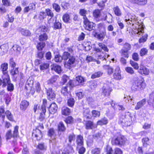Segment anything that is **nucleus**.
Here are the masks:
<instances>
[{"instance_id": "nucleus-1", "label": "nucleus", "mask_w": 154, "mask_h": 154, "mask_svg": "<svg viewBox=\"0 0 154 154\" xmlns=\"http://www.w3.org/2000/svg\"><path fill=\"white\" fill-rule=\"evenodd\" d=\"M125 21L128 24L132 25L133 29L136 30L135 34L141 35V34L143 33L145 26L143 22L140 23L138 17L134 14H130L128 18L125 19Z\"/></svg>"}, {"instance_id": "nucleus-2", "label": "nucleus", "mask_w": 154, "mask_h": 154, "mask_svg": "<svg viewBox=\"0 0 154 154\" xmlns=\"http://www.w3.org/2000/svg\"><path fill=\"white\" fill-rule=\"evenodd\" d=\"M129 112L122 114L119 117V123L122 126H130L131 123V116Z\"/></svg>"}, {"instance_id": "nucleus-3", "label": "nucleus", "mask_w": 154, "mask_h": 154, "mask_svg": "<svg viewBox=\"0 0 154 154\" xmlns=\"http://www.w3.org/2000/svg\"><path fill=\"white\" fill-rule=\"evenodd\" d=\"M135 82L133 83L132 88L134 91L142 90L145 88L146 87L145 83L144 82L143 79L139 80L138 77L136 76L133 78Z\"/></svg>"}, {"instance_id": "nucleus-4", "label": "nucleus", "mask_w": 154, "mask_h": 154, "mask_svg": "<svg viewBox=\"0 0 154 154\" xmlns=\"http://www.w3.org/2000/svg\"><path fill=\"white\" fill-rule=\"evenodd\" d=\"M85 80L81 75L77 76L75 79L70 80L69 81V84L72 87H74L79 85H83L84 84Z\"/></svg>"}, {"instance_id": "nucleus-5", "label": "nucleus", "mask_w": 154, "mask_h": 154, "mask_svg": "<svg viewBox=\"0 0 154 154\" xmlns=\"http://www.w3.org/2000/svg\"><path fill=\"white\" fill-rule=\"evenodd\" d=\"M6 86L8 91L11 92L14 90V85L11 83L10 76L4 79L2 87L5 88Z\"/></svg>"}, {"instance_id": "nucleus-6", "label": "nucleus", "mask_w": 154, "mask_h": 154, "mask_svg": "<svg viewBox=\"0 0 154 154\" xmlns=\"http://www.w3.org/2000/svg\"><path fill=\"white\" fill-rule=\"evenodd\" d=\"M84 23L85 29L89 31L94 30L95 28V24L90 21L87 17H84Z\"/></svg>"}, {"instance_id": "nucleus-7", "label": "nucleus", "mask_w": 154, "mask_h": 154, "mask_svg": "<svg viewBox=\"0 0 154 154\" xmlns=\"http://www.w3.org/2000/svg\"><path fill=\"white\" fill-rule=\"evenodd\" d=\"M112 143L113 145L118 146H122L124 144L125 140L124 137L119 135L117 137H115L112 140Z\"/></svg>"}, {"instance_id": "nucleus-8", "label": "nucleus", "mask_w": 154, "mask_h": 154, "mask_svg": "<svg viewBox=\"0 0 154 154\" xmlns=\"http://www.w3.org/2000/svg\"><path fill=\"white\" fill-rule=\"evenodd\" d=\"M73 87L70 86L69 82L66 86L62 87L61 90V93L65 97H67L68 98L70 96V93L68 90V88H69L70 90Z\"/></svg>"}, {"instance_id": "nucleus-9", "label": "nucleus", "mask_w": 154, "mask_h": 154, "mask_svg": "<svg viewBox=\"0 0 154 154\" xmlns=\"http://www.w3.org/2000/svg\"><path fill=\"white\" fill-rule=\"evenodd\" d=\"M8 66V64L7 63H4L2 64L1 65V68L3 74L2 75L4 79L9 77L7 71Z\"/></svg>"}, {"instance_id": "nucleus-10", "label": "nucleus", "mask_w": 154, "mask_h": 154, "mask_svg": "<svg viewBox=\"0 0 154 154\" xmlns=\"http://www.w3.org/2000/svg\"><path fill=\"white\" fill-rule=\"evenodd\" d=\"M112 90V89L109 85L104 84L102 88V94L105 96H108Z\"/></svg>"}, {"instance_id": "nucleus-11", "label": "nucleus", "mask_w": 154, "mask_h": 154, "mask_svg": "<svg viewBox=\"0 0 154 154\" xmlns=\"http://www.w3.org/2000/svg\"><path fill=\"white\" fill-rule=\"evenodd\" d=\"M85 128L87 130L93 129L97 127V125L90 120L85 121Z\"/></svg>"}, {"instance_id": "nucleus-12", "label": "nucleus", "mask_w": 154, "mask_h": 154, "mask_svg": "<svg viewBox=\"0 0 154 154\" xmlns=\"http://www.w3.org/2000/svg\"><path fill=\"white\" fill-rule=\"evenodd\" d=\"M32 135L35 136L37 140H40L42 137V134L41 130L35 129L33 130Z\"/></svg>"}, {"instance_id": "nucleus-13", "label": "nucleus", "mask_w": 154, "mask_h": 154, "mask_svg": "<svg viewBox=\"0 0 154 154\" xmlns=\"http://www.w3.org/2000/svg\"><path fill=\"white\" fill-rule=\"evenodd\" d=\"M47 97L48 100H53L55 96V94L54 91L52 90V88H49L47 89Z\"/></svg>"}, {"instance_id": "nucleus-14", "label": "nucleus", "mask_w": 154, "mask_h": 154, "mask_svg": "<svg viewBox=\"0 0 154 154\" xmlns=\"http://www.w3.org/2000/svg\"><path fill=\"white\" fill-rule=\"evenodd\" d=\"M45 13L47 15L51 17L48 21V23L49 24L53 22L54 21V19H52V17L54 16V14L52 11L49 8H47L45 9Z\"/></svg>"}, {"instance_id": "nucleus-15", "label": "nucleus", "mask_w": 154, "mask_h": 154, "mask_svg": "<svg viewBox=\"0 0 154 154\" xmlns=\"http://www.w3.org/2000/svg\"><path fill=\"white\" fill-rule=\"evenodd\" d=\"M58 77L53 76L48 81V84L49 86L54 87L57 85L56 81L57 80Z\"/></svg>"}, {"instance_id": "nucleus-16", "label": "nucleus", "mask_w": 154, "mask_h": 154, "mask_svg": "<svg viewBox=\"0 0 154 154\" xmlns=\"http://www.w3.org/2000/svg\"><path fill=\"white\" fill-rule=\"evenodd\" d=\"M18 69V68H14L11 70V74L14 80H16L19 75V71Z\"/></svg>"}, {"instance_id": "nucleus-17", "label": "nucleus", "mask_w": 154, "mask_h": 154, "mask_svg": "<svg viewBox=\"0 0 154 154\" xmlns=\"http://www.w3.org/2000/svg\"><path fill=\"white\" fill-rule=\"evenodd\" d=\"M58 107L57 105L55 103H53L50 105L49 111L51 114H54L57 112Z\"/></svg>"}, {"instance_id": "nucleus-18", "label": "nucleus", "mask_w": 154, "mask_h": 154, "mask_svg": "<svg viewBox=\"0 0 154 154\" xmlns=\"http://www.w3.org/2000/svg\"><path fill=\"white\" fill-rule=\"evenodd\" d=\"M131 2L139 5H144L147 2V0H131Z\"/></svg>"}, {"instance_id": "nucleus-19", "label": "nucleus", "mask_w": 154, "mask_h": 154, "mask_svg": "<svg viewBox=\"0 0 154 154\" xmlns=\"http://www.w3.org/2000/svg\"><path fill=\"white\" fill-rule=\"evenodd\" d=\"M146 100L145 99H143L141 101L137 103V104L135 107L136 110H138L141 108L146 103Z\"/></svg>"}, {"instance_id": "nucleus-20", "label": "nucleus", "mask_w": 154, "mask_h": 154, "mask_svg": "<svg viewBox=\"0 0 154 154\" xmlns=\"http://www.w3.org/2000/svg\"><path fill=\"white\" fill-rule=\"evenodd\" d=\"M29 102L25 100L22 101L20 105V109L22 110H25L29 105Z\"/></svg>"}, {"instance_id": "nucleus-21", "label": "nucleus", "mask_w": 154, "mask_h": 154, "mask_svg": "<svg viewBox=\"0 0 154 154\" xmlns=\"http://www.w3.org/2000/svg\"><path fill=\"white\" fill-rule=\"evenodd\" d=\"M138 72L141 74L147 75L149 73V70L143 66H140V69L138 70Z\"/></svg>"}, {"instance_id": "nucleus-22", "label": "nucleus", "mask_w": 154, "mask_h": 154, "mask_svg": "<svg viewBox=\"0 0 154 154\" xmlns=\"http://www.w3.org/2000/svg\"><path fill=\"white\" fill-rule=\"evenodd\" d=\"M83 115L87 119L91 118V113L88 108H84L83 112Z\"/></svg>"}, {"instance_id": "nucleus-23", "label": "nucleus", "mask_w": 154, "mask_h": 154, "mask_svg": "<svg viewBox=\"0 0 154 154\" xmlns=\"http://www.w3.org/2000/svg\"><path fill=\"white\" fill-rule=\"evenodd\" d=\"M83 137L81 135L78 136L76 140V142L77 145V148H79V146H83Z\"/></svg>"}, {"instance_id": "nucleus-24", "label": "nucleus", "mask_w": 154, "mask_h": 154, "mask_svg": "<svg viewBox=\"0 0 154 154\" xmlns=\"http://www.w3.org/2000/svg\"><path fill=\"white\" fill-rule=\"evenodd\" d=\"M53 28L54 29H60L62 28V24L58 21H57V18L55 17V21L54 23Z\"/></svg>"}, {"instance_id": "nucleus-25", "label": "nucleus", "mask_w": 154, "mask_h": 154, "mask_svg": "<svg viewBox=\"0 0 154 154\" xmlns=\"http://www.w3.org/2000/svg\"><path fill=\"white\" fill-rule=\"evenodd\" d=\"M19 30L22 35L28 36L31 35V33L30 31L28 30L25 29L23 28H20Z\"/></svg>"}, {"instance_id": "nucleus-26", "label": "nucleus", "mask_w": 154, "mask_h": 154, "mask_svg": "<svg viewBox=\"0 0 154 154\" xmlns=\"http://www.w3.org/2000/svg\"><path fill=\"white\" fill-rule=\"evenodd\" d=\"M75 57L73 56H71L67 61V65L68 66H70L71 65L74 64L75 62Z\"/></svg>"}, {"instance_id": "nucleus-27", "label": "nucleus", "mask_w": 154, "mask_h": 154, "mask_svg": "<svg viewBox=\"0 0 154 154\" xmlns=\"http://www.w3.org/2000/svg\"><path fill=\"white\" fill-rule=\"evenodd\" d=\"M66 128L62 122H60L58 125V130L59 131L64 132L65 131Z\"/></svg>"}, {"instance_id": "nucleus-28", "label": "nucleus", "mask_w": 154, "mask_h": 154, "mask_svg": "<svg viewBox=\"0 0 154 154\" xmlns=\"http://www.w3.org/2000/svg\"><path fill=\"white\" fill-rule=\"evenodd\" d=\"M148 104L154 107V92H152L150 94L149 99L147 101Z\"/></svg>"}, {"instance_id": "nucleus-29", "label": "nucleus", "mask_w": 154, "mask_h": 154, "mask_svg": "<svg viewBox=\"0 0 154 154\" xmlns=\"http://www.w3.org/2000/svg\"><path fill=\"white\" fill-rule=\"evenodd\" d=\"M106 32L105 30L104 31L101 32L100 33H97L96 34V37L98 39L102 40L105 38Z\"/></svg>"}, {"instance_id": "nucleus-30", "label": "nucleus", "mask_w": 154, "mask_h": 154, "mask_svg": "<svg viewBox=\"0 0 154 154\" xmlns=\"http://www.w3.org/2000/svg\"><path fill=\"white\" fill-rule=\"evenodd\" d=\"M62 114L65 116L69 115L71 111L69 109L66 107H63L61 109Z\"/></svg>"}, {"instance_id": "nucleus-31", "label": "nucleus", "mask_w": 154, "mask_h": 154, "mask_svg": "<svg viewBox=\"0 0 154 154\" xmlns=\"http://www.w3.org/2000/svg\"><path fill=\"white\" fill-rule=\"evenodd\" d=\"M108 123V120L107 118L104 117L97 122V125H106Z\"/></svg>"}, {"instance_id": "nucleus-32", "label": "nucleus", "mask_w": 154, "mask_h": 154, "mask_svg": "<svg viewBox=\"0 0 154 154\" xmlns=\"http://www.w3.org/2000/svg\"><path fill=\"white\" fill-rule=\"evenodd\" d=\"M119 69L118 68H116L115 70V72L113 74L114 78L116 79H120L121 77Z\"/></svg>"}, {"instance_id": "nucleus-33", "label": "nucleus", "mask_w": 154, "mask_h": 154, "mask_svg": "<svg viewBox=\"0 0 154 154\" xmlns=\"http://www.w3.org/2000/svg\"><path fill=\"white\" fill-rule=\"evenodd\" d=\"M103 68L106 70L108 75H111L113 72V69L109 65H105L103 66Z\"/></svg>"}, {"instance_id": "nucleus-34", "label": "nucleus", "mask_w": 154, "mask_h": 154, "mask_svg": "<svg viewBox=\"0 0 154 154\" xmlns=\"http://www.w3.org/2000/svg\"><path fill=\"white\" fill-rule=\"evenodd\" d=\"M7 51L5 45L3 44L1 45L0 46V55L2 56Z\"/></svg>"}, {"instance_id": "nucleus-35", "label": "nucleus", "mask_w": 154, "mask_h": 154, "mask_svg": "<svg viewBox=\"0 0 154 154\" xmlns=\"http://www.w3.org/2000/svg\"><path fill=\"white\" fill-rule=\"evenodd\" d=\"M103 74V73L102 71H99L91 75V78L92 79L98 78L102 75Z\"/></svg>"}, {"instance_id": "nucleus-36", "label": "nucleus", "mask_w": 154, "mask_h": 154, "mask_svg": "<svg viewBox=\"0 0 154 154\" xmlns=\"http://www.w3.org/2000/svg\"><path fill=\"white\" fill-rule=\"evenodd\" d=\"M52 70H54L58 74H59L61 72V67L58 65H54L53 67L51 68Z\"/></svg>"}, {"instance_id": "nucleus-37", "label": "nucleus", "mask_w": 154, "mask_h": 154, "mask_svg": "<svg viewBox=\"0 0 154 154\" xmlns=\"http://www.w3.org/2000/svg\"><path fill=\"white\" fill-rule=\"evenodd\" d=\"M113 10L116 15L118 16H120L122 15L121 10L118 6L114 7L113 8Z\"/></svg>"}, {"instance_id": "nucleus-38", "label": "nucleus", "mask_w": 154, "mask_h": 154, "mask_svg": "<svg viewBox=\"0 0 154 154\" xmlns=\"http://www.w3.org/2000/svg\"><path fill=\"white\" fill-rule=\"evenodd\" d=\"M63 20L64 22L67 23H70V16L69 14H66L63 15Z\"/></svg>"}, {"instance_id": "nucleus-39", "label": "nucleus", "mask_w": 154, "mask_h": 154, "mask_svg": "<svg viewBox=\"0 0 154 154\" xmlns=\"http://www.w3.org/2000/svg\"><path fill=\"white\" fill-rule=\"evenodd\" d=\"M94 17L97 19L99 18L101 16L100 11L99 9H96L93 12Z\"/></svg>"}, {"instance_id": "nucleus-40", "label": "nucleus", "mask_w": 154, "mask_h": 154, "mask_svg": "<svg viewBox=\"0 0 154 154\" xmlns=\"http://www.w3.org/2000/svg\"><path fill=\"white\" fill-rule=\"evenodd\" d=\"M65 122L67 124H72L74 122L73 118L71 116H69L64 120Z\"/></svg>"}, {"instance_id": "nucleus-41", "label": "nucleus", "mask_w": 154, "mask_h": 154, "mask_svg": "<svg viewBox=\"0 0 154 154\" xmlns=\"http://www.w3.org/2000/svg\"><path fill=\"white\" fill-rule=\"evenodd\" d=\"M48 36L45 33L41 34L39 36L38 38L39 40L41 41H46L48 39Z\"/></svg>"}, {"instance_id": "nucleus-42", "label": "nucleus", "mask_w": 154, "mask_h": 154, "mask_svg": "<svg viewBox=\"0 0 154 154\" xmlns=\"http://www.w3.org/2000/svg\"><path fill=\"white\" fill-rule=\"evenodd\" d=\"M71 55L69 53L67 52H64L62 55V58L64 60H66L71 56Z\"/></svg>"}, {"instance_id": "nucleus-43", "label": "nucleus", "mask_w": 154, "mask_h": 154, "mask_svg": "<svg viewBox=\"0 0 154 154\" xmlns=\"http://www.w3.org/2000/svg\"><path fill=\"white\" fill-rule=\"evenodd\" d=\"M53 8L56 11L59 13L60 11V5L56 3H54L52 5Z\"/></svg>"}, {"instance_id": "nucleus-44", "label": "nucleus", "mask_w": 154, "mask_h": 154, "mask_svg": "<svg viewBox=\"0 0 154 154\" xmlns=\"http://www.w3.org/2000/svg\"><path fill=\"white\" fill-rule=\"evenodd\" d=\"M45 45V42H41L38 44L37 48L38 50H41L44 47Z\"/></svg>"}, {"instance_id": "nucleus-45", "label": "nucleus", "mask_w": 154, "mask_h": 154, "mask_svg": "<svg viewBox=\"0 0 154 154\" xmlns=\"http://www.w3.org/2000/svg\"><path fill=\"white\" fill-rule=\"evenodd\" d=\"M75 100L74 99L72 98H70L68 100L67 104L69 106L72 107L74 104Z\"/></svg>"}, {"instance_id": "nucleus-46", "label": "nucleus", "mask_w": 154, "mask_h": 154, "mask_svg": "<svg viewBox=\"0 0 154 154\" xmlns=\"http://www.w3.org/2000/svg\"><path fill=\"white\" fill-rule=\"evenodd\" d=\"M148 52V50L146 48H142L140 52V55L143 57L147 54Z\"/></svg>"}, {"instance_id": "nucleus-47", "label": "nucleus", "mask_w": 154, "mask_h": 154, "mask_svg": "<svg viewBox=\"0 0 154 154\" xmlns=\"http://www.w3.org/2000/svg\"><path fill=\"white\" fill-rule=\"evenodd\" d=\"M63 60L62 57H61L59 54L55 55L54 60L56 62H61Z\"/></svg>"}, {"instance_id": "nucleus-48", "label": "nucleus", "mask_w": 154, "mask_h": 154, "mask_svg": "<svg viewBox=\"0 0 154 154\" xmlns=\"http://www.w3.org/2000/svg\"><path fill=\"white\" fill-rule=\"evenodd\" d=\"M68 140L69 143L70 144L72 141H74L75 139V136L73 133L70 134L68 136Z\"/></svg>"}, {"instance_id": "nucleus-49", "label": "nucleus", "mask_w": 154, "mask_h": 154, "mask_svg": "<svg viewBox=\"0 0 154 154\" xmlns=\"http://www.w3.org/2000/svg\"><path fill=\"white\" fill-rule=\"evenodd\" d=\"M99 47L101 48L102 50H103L105 51L108 52L109 51V49L103 43H99L98 44Z\"/></svg>"}, {"instance_id": "nucleus-50", "label": "nucleus", "mask_w": 154, "mask_h": 154, "mask_svg": "<svg viewBox=\"0 0 154 154\" xmlns=\"http://www.w3.org/2000/svg\"><path fill=\"white\" fill-rule=\"evenodd\" d=\"M47 103V100L45 99H43V104L42 106L41 109L42 111L44 113L46 112V105Z\"/></svg>"}, {"instance_id": "nucleus-51", "label": "nucleus", "mask_w": 154, "mask_h": 154, "mask_svg": "<svg viewBox=\"0 0 154 154\" xmlns=\"http://www.w3.org/2000/svg\"><path fill=\"white\" fill-rule=\"evenodd\" d=\"M5 114L6 116L7 117L9 120L11 121L13 120L12 115L9 111H7L5 112Z\"/></svg>"}, {"instance_id": "nucleus-52", "label": "nucleus", "mask_w": 154, "mask_h": 154, "mask_svg": "<svg viewBox=\"0 0 154 154\" xmlns=\"http://www.w3.org/2000/svg\"><path fill=\"white\" fill-rule=\"evenodd\" d=\"M66 152L68 153H72L74 152L73 148L71 146L70 144H68Z\"/></svg>"}, {"instance_id": "nucleus-53", "label": "nucleus", "mask_w": 154, "mask_h": 154, "mask_svg": "<svg viewBox=\"0 0 154 154\" xmlns=\"http://www.w3.org/2000/svg\"><path fill=\"white\" fill-rule=\"evenodd\" d=\"M131 45L128 43H126L124 45L123 50L128 51L131 49Z\"/></svg>"}, {"instance_id": "nucleus-54", "label": "nucleus", "mask_w": 154, "mask_h": 154, "mask_svg": "<svg viewBox=\"0 0 154 154\" xmlns=\"http://www.w3.org/2000/svg\"><path fill=\"white\" fill-rule=\"evenodd\" d=\"M19 129V127L18 126H16L14 128V131H13V137L14 138H17V136L18 134V130Z\"/></svg>"}, {"instance_id": "nucleus-55", "label": "nucleus", "mask_w": 154, "mask_h": 154, "mask_svg": "<svg viewBox=\"0 0 154 154\" xmlns=\"http://www.w3.org/2000/svg\"><path fill=\"white\" fill-rule=\"evenodd\" d=\"M101 131H99L93 134L92 136L93 138L96 140L100 138L101 137Z\"/></svg>"}, {"instance_id": "nucleus-56", "label": "nucleus", "mask_w": 154, "mask_h": 154, "mask_svg": "<svg viewBox=\"0 0 154 154\" xmlns=\"http://www.w3.org/2000/svg\"><path fill=\"white\" fill-rule=\"evenodd\" d=\"M85 47L86 51H90L92 48L91 43L89 42H87L85 45Z\"/></svg>"}, {"instance_id": "nucleus-57", "label": "nucleus", "mask_w": 154, "mask_h": 154, "mask_svg": "<svg viewBox=\"0 0 154 154\" xmlns=\"http://www.w3.org/2000/svg\"><path fill=\"white\" fill-rule=\"evenodd\" d=\"M125 70L127 72L131 75H132L134 73L133 69L131 67H126Z\"/></svg>"}, {"instance_id": "nucleus-58", "label": "nucleus", "mask_w": 154, "mask_h": 154, "mask_svg": "<svg viewBox=\"0 0 154 154\" xmlns=\"http://www.w3.org/2000/svg\"><path fill=\"white\" fill-rule=\"evenodd\" d=\"M130 63L134 69H138L139 66L137 63L134 62L133 61L131 60L130 61Z\"/></svg>"}, {"instance_id": "nucleus-59", "label": "nucleus", "mask_w": 154, "mask_h": 154, "mask_svg": "<svg viewBox=\"0 0 154 154\" xmlns=\"http://www.w3.org/2000/svg\"><path fill=\"white\" fill-rule=\"evenodd\" d=\"M55 134V131L53 128H50L48 131V136L51 137L54 136Z\"/></svg>"}, {"instance_id": "nucleus-60", "label": "nucleus", "mask_w": 154, "mask_h": 154, "mask_svg": "<svg viewBox=\"0 0 154 154\" xmlns=\"http://www.w3.org/2000/svg\"><path fill=\"white\" fill-rule=\"evenodd\" d=\"M101 149L100 148H96L93 149L91 151L92 154H100Z\"/></svg>"}, {"instance_id": "nucleus-61", "label": "nucleus", "mask_w": 154, "mask_h": 154, "mask_svg": "<svg viewBox=\"0 0 154 154\" xmlns=\"http://www.w3.org/2000/svg\"><path fill=\"white\" fill-rule=\"evenodd\" d=\"M79 13L81 15L83 16V19L84 17H87L85 15V14L87 13V11L84 9H80Z\"/></svg>"}, {"instance_id": "nucleus-62", "label": "nucleus", "mask_w": 154, "mask_h": 154, "mask_svg": "<svg viewBox=\"0 0 154 154\" xmlns=\"http://www.w3.org/2000/svg\"><path fill=\"white\" fill-rule=\"evenodd\" d=\"M121 55L122 57L125 58H128L129 57L128 51L122 49Z\"/></svg>"}, {"instance_id": "nucleus-63", "label": "nucleus", "mask_w": 154, "mask_h": 154, "mask_svg": "<svg viewBox=\"0 0 154 154\" xmlns=\"http://www.w3.org/2000/svg\"><path fill=\"white\" fill-rule=\"evenodd\" d=\"M113 151L112 148L109 146H107L106 148V152L107 154H112Z\"/></svg>"}, {"instance_id": "nucleus-64", "label": "nucleus", "mask_w": 154, "mask_h": 154, "mask_svg": "<svg viewBox=\"0 0 154 154\" xmlns=\"http://www.w3.org/2000/svg\"><path fill=\"white\" fill-rule=\"evenodd\" d=\"M61 7L64 9H67L68 7L69 6V4L68 3L63 2L61 3Z\"/></svg>"}]
</instances>
